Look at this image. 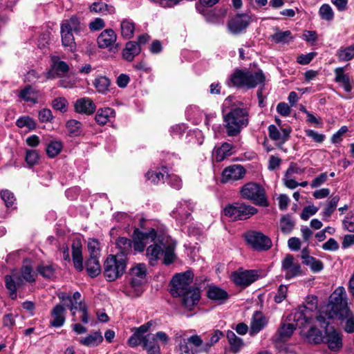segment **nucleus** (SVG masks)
I'll return each mask as SVG.
<instances>
[{
	"instance_id": "nucleus-33",
	"label": "nucleus",
	"mask_w": 354,
	"mask_h": 354,
	"mask_svg": "<svg viewBox=\"0 0 354 354\" xmlns=\"http://www.w3.org/2000/svg\"><path fill=\"white\" fill-rule=\"evenodd\" d=\"M18 97L25 102L36 104L38 102L39 92L31 86H26L19 92Z\"/></svg>"
},
{
	"instance_id": "nucleus-1",
	"label": "nucleus",
	"mask_w": 354,
	"mask_h": 354,
	"mask_svg": "<svg viewBox=\"0 0 354 354\" xmlns=\"http://www.w3.org/2000/svg\"><path fill=\"white\" fill-rule=\"evenodd\" d=\"M328 319H346L345 330L354 332V316L348 307L347 295L344 287L339 286L330 295L329 301L324 306L316 317L318 322Z\"/></svg>"
},
{
	"instance_id": "nucleus-42",
	"label": "nucleus",
	"mask_w": 354,
	"mask_h": 354,
	"mask_svg": "<svg viewBox=\"0 0 354 354\" xmlns=\"http://www.w3.org/2000/svg\"><path fill=\"white\" fill-rule=\"evenodd\" d=\"M143 349L146 350L147 354H160V348L157 342L151 333L147 334V338L142 346Z\"/></svg>"
},
{
	"instance_id": "nucleus-40",
	"label": "nucleus",
	"mask_w": 354,
	"mask_h": 354,
	"mask_svg": "<svg viewBox=\"0 0 354 354\" xmlns=\"http://www.w3.org/2000/svg\"><path fill=\"white\" fill-rule=\"evenodd\" d=\"M339 62H348L354 59V43L350 46H342L336 52Z\"/></svg>"
},
{
	"instance_id": "nucleus-22",
	"label": "nucleus",
	"mask_w": 354,
	"mask_h": 354,
	"mask_svg": "<svg viewBox=\"0 0 354 354\" xmlns=\"http://www.w3.org/2000/svg\"><path fill=\"white\" fill-rule=\"evenodd\" d=\"M181 297L182 304L185 308L188 310L198 304L201 298V292L199 288L194 286L190 290H188L185 295L179 296Z\"/></svg>"
},
{
	"instance_id": "nucleus-63",
	"label": "nucleus",
	"mask_w": 354,
	"mask_h": 354,
	"mask_svg": "<svg viewBox=\"0 0 354 354\" xmlns=\"http://www.w3.org/2000/svg\"><path fill=\"white\" fill-rule=\"evenodd\" d=\"M288 292V287L284 285L279 286L277 292L274 297V300L276 303L282 302L286 298Z\"/></svg>"
},
{
	"instance_id": "nucleus-24",
	"label": "nucleus",
	"mask_w": 354,
	"mask_h": 354,
	"mask_svg": "<svg viewBox=\"0 0 354 354\" xmlns=\"http://www.w3.org/2000/svg\"><path fill=\"white\" fill-rule=\"evenodd\" d=\"M283 322L277 331V341L284 342L286 341L292 335L294 330L297 327L304 329L306 326H299L296 322Z\"/></svg>"
},
{
	"instance_id": "nucleus-34",
	"label": "nucleus",
	"mask_w": 354,
	"mask_h": 354,
	"mask_svg": "<svg viewBox=\"0 0 354 354\" xmlns=\"http://www.w3.org/2000/svg\"><path fill=\"white\" fill-rule=\"evenodd\" d=\"M141 51V48L136 41H128L122 52L123 58L128 61L131 62L136 56L139 55Z\"/></svg>"
},
{
	"instance_id": "nucleus-60",
	"label": "nucleus",
	"mask_w": 354,
	"mask_h": 354,
	"mask_svg": "<svg viewBox=\"0 0 354 354\" xmlns=\"http://www.w3.org/2000/svg\"><path fill=\"white\" fill-rule=\"evenodd\" d=\"M146 178L153 184H158L164 179V174L160 171H149L146 174Z\"/></svg>"
},
{
	"instance_id": "nucleus-48",
	"label": "nucleus",
	"mask_w": 354,
	"mask_h": 354,
	"mask_svg": "<svg viewBox=\"0 0 354 354\" xmlns=\"http://www.w3.org/2000/svg\"><path fill=\"white\" fill-rule=\"evenodd\" d=\"M303 263L309 266L312 272H319L324 268L323 263L311 256H305L303 257Z\"/></svg>"
},
{
	"instance_id": "nucleus-56",
	"label": "nucleus",
	"mask_w": 354,
	"mask_h": 354,
	"mask_svg": "<svg viewBox=\"0 0 354 354\" xmlns=\"http://www.w3.org/2000/svg\"><path fill=\"white\" fill-rule=\"evenodd\" d=\"M100 242L95 239H89L88 240V250L90 254V257H98L100 256Z\"/></svg>"
},
{
	"instance_id": "nucleus-16",
	"label": "nucleus",
	"mask_w": 354,
	"mask_h": 354,
	"mask_svg": "<svg viewBox=\"0 0 354 354\" xmlns=\"http://www.w3.org/2000/svg\"><path fill=\"white\" fill-rule=\"evenodd\" d=\"M246 171L241 165H232L225 167L221 175L222 183H228L242 179L245 175Z\"/></svg>"
},
{
	"instance_id": "nucleus-30",
	"label": "nucleus",
	"mask_w": 354,
	"mask_h": 354,
	"mask_svg": "<svg viewBox=\"0 0 354 354\" xmlns=\"http://www.w3.org/2000/svg\"><path fill=\"white\" fill-rule=\"evenodd\" d=\"M52 319L50 325L53 327L59 328L65 322V308L60 304L56 305L51 311Z\"/></svg>"
},
{
	"instance_id": "nucleus-57",
	"label": "nucleus",
	"mask_w": 354,
	"mask_h": 354,
	"mask_svg": "<svg viewBox=\"0 0 354 354\" xmlns=\"http://www.w3.org/2000/svg\"><path fill=\"white\" fill-rule=\"evenodd\" d=\"M82 124L76 120H70L66 122V128L72 136H77L81 133Z\"/></svg>"
},
{
	"instance_id": "nucleus-19",
	"label": "nucleus",
	"mask_w": 354,
	"mask_h": 354,
	"mask_svg": "<svg viewBox=\"0 0 354 354\" xmlns=\"http://www.w3.org/2000/svg\"><path fill=\"white\" fill-rule=\"evenodd\" d=\"M231 277L236 285L248 286L257 279L258 275L255 270H244L234 272Z\"/></svg>"
},
{
	"instance_id": "nucleus-15",
	"label": "nucleus",
	"mask_w": 354,
	"mask_h": 354,
	"mask_svg": "<svg viewBox=\"0 0 354 354\" xmlns=\"http://www.w3.org/2000/svg\"><path fill=\"white\" fill-rule=\"evenodd\" d=\"M281 270L286 279H290L301 274L300 264L290 254L286 255L283 259Z\"/></svg>"
},
{
	"instance_id": "nucleus-8",
	"label": "nucleus",
	"mask_w": 354,
	"mask_h": 354,
	"mask_svg": "<svg viewBox=\"0 0 354 354\" xmlns=\"http://www.w3.org/2000/svg\"><path fill=\"white\" fill-rule=\"evenodd\" d=\"M240 195L242 198L257 205L268 207L269 205L264 188L258 183L250 182L245 184L241 188Z\"/></svg>"
},
{
	"instance_id": "nucleus-2",
	"label": "nucleus",
	"mask_w": 354,
	"mask_h": 354,
	"mask_svg": "<svg viewBox=\"0 0 354 354\" xmlns=\"http://www.w3.org/2000/svg\"><path fill=\"white\" fill-rule=\"evenodd\" d=\"M150 242H153V244L147 248V257L151 265L153 266L162 256H163V263L165 265H169L174 261L176 243L169 236H157L155 232V240Z\"/></svg>"
},
{
	"instance_id": "nucleus-51",
	"label": "nucleus",
	"mask_w": 354,
	"mask_h": 354,
	"mask_svg": "<svg viewBox=\"0 0 354 354\" xmlns=\"http://www.w3.org/2000/svg\"><path fill=\"white\" fill-rule=\"evenodd\" d=\"M305 334L308 340L315 344H319L322 342L324 339V335L322 333L314 327H310Z\"/></svg>"
},
{
	"instance_id": "nucleus-5",
	"label": "nucleus",
	"mask_w": 354,
	"mask_h": 354,
	"mask_svg": "<svg viewBox=\"0 0 354 354\" xmlns=\"http://www.w3.org/2000/svg\"><path fill=\"white\" fill-rule=\"evenodd\" d=\"M265 76L261 71L236 69L230 76L227 84L239 88H253L258 84L263 83Z\"/></svg>"
},
{
	"instance_id": "nucleus-3",
	"label": "nucleus",
	"mask_w": 354,
	"mask_h": 354,
	"mask_svg": "<svg viewBox=\"0 0 354 354\" xmlns=\"http://www.w3.org/2000/svg\"><path fill=\"white\" fill-rule=\"evenodd\" d=\"M224 127L228 136H238L249 123V113L246 108L234 107L224 116Z\"/></svg>"
},
{
	"instance_id": "nucleus-31",
	"label": "nucleus",
	"mask_w": 354,
	"mask_h": 354,
	"mask_svg": "<svg viewBox=\"0 0 354 354\" xmlns=\"http://www.w3.org/2000/svg\"><path fill=\"white\" fill-rule=\"evenodd\" d=\"M82 245L80 240H75L72 244V255L75 268L78 271L83 270Z\"/></svg>"
},
{
	"instance_id": "nucleus-39",
	"label": "nucleus",
	"mask_w": 354,
	"mask_h": 354,
	"mask_svg": "<svg viewBox=\"0 0 354 354\" xmlns=\"http://www.w3.org/2000/svg\"><path fill=\"white\" fill-rule=\"evenodd\" d=\"M102 340L103 337L102 334L98 331H95L85 337L80 338L79 342L84 346L93 347L99 345Z\"/></svg>"
},
{
	"instance_id": "nucleus-46",
	"label": "nucleus",
	"mask_w": 354,
	"mask_h": 354,
	"mask_svg": "<svg viewBox=\"0 0 354 354\" xmlns=\"http://www.w3.org/2000/svg\"><path fill=\"white\" fill-rule=\"evenodd\" d=\"M272 40L277 44H288L292 40L293 37L290 30L281 31L277 30L276 32L271 35Z\"/></svg>"
},
{
	"instance_id": "nucleus-62",
	"label": "nucleus",
	"mask_w": 354,
	"mask_h": 354,
	"mask_svg": "<svg viewBox=\"0 0 354 354\" xmlns=\"http://www.w3.org/2000/svg\"><path fill=\"white\" fill-rule=\"evenodd\" d=\"M344 227L348 232H354V212H349L343 221Z\"/></svg>"
},
{
	"instance_id": "nucleus-64",
	"label": "nucleus",
	"mask_w": 354,
	"mask_h": 354,
	"mask_svg": "<svg viewBox=\"0 0 354 354\" xmlns=\"http://www.w3.org/2000/svg\"><path fill=\"white\" fill-rule=\"evenodd\" d=\"M1 196L7 207L13 205L15 198L12 192L8 190H3L1 192Z\"/></svg>"
},
{
	"instance_id": "nucleus-32",
	"label": "nucleus",
	"mask_w": 354,
	"mask_h": 354,
	"mask_svg": "<svg viewBox=\"0 0 354 354\" xmlns=\"http://www.w3.org/2000/svg\"><path fill=\"white\" fill-rule=\"evenodd\" d=\"M234 147L232 145L224 142L221 146L215 147L212 152L213 158L216 162H221L226 158L232 155V149Z\"/></svg>"
},
{
	"instance_id": "nucleus-45",
	"label": "nucleus",
	"mask_w": 354,
	"mask_h": 354,
	"mask_svg": "<svg viewBox=\"0 0 354 354\" xmlns=\"http://www.w3.org/2000/svg\"><path fill=\"white\" fill-rule=\"evenodd\" d=\"M63 143L60 140H51L46 146V153L49 158H55L62 151Z\"/></svg>"
},
{
	"instance_id": "nucleus-25",
	"label": "nucleus",
	"mask_w": 354,
	"mask_h": 354,
	"mask_svg": "<svg viewBox=\"0 0 354 354\" xmlns=\"http://www.w3.org/2000/svg\"><path fill=\"white\" fill-rule=\"evenodd\" d=\"M268 131L269 136L272 140L284 143L288 140L292 129L290 127H286L279 130L274 125L272 124L269 126Z\"/></svg>"
},
{
	"instance_id": "nucleus-18",
	"label": "nucleus",
	"mask_w": 354,
	"mask_h": 354,
	"mask_svg": "<svg viewBox=\"0 0 354 354\" xmlns=\"http://www.w3.org/2000/svg\"><path fill=\"white\" fill-rule=\"evenodd\" d=\"M194 206V203L190 201H180L172 212L173 217L182 223L187 222L189 220Z\"/></svg>"
},
{
	"instance_id": "nucleus-55",
	"label": "nucleus",
	"mask_w": 354,
	"mask_h": 354,
	"mask_svg": "<svg viewBox=\"0 0 354 354\" xmlns=\"http://www.w3.org/2000/svg\"><path fill=\"white\" fill-rule=\"evenodd\" d=\"M146 338L147 335H142L135 330L133 334L129 338L128 344L132 348L136 347L138 345H141L142 346Z\"/></svg>"
},
{
	"instance_id": "nucleus-44",
	"label": "nucleus",
	"mask_w": 354,
	"mask_h": 354,
	"mask_svg": "<svg viewBox=\"0 0 354 354\" xmlns=\"http://www.w3.org/2000/svg\"><path fill=\"white\" fill-rule=\"evenodd\" d=\"M121 35L125 39L133 37L135 30L134 23L127 19H124L120 24Z\"/></svg>"
},
{
	"instance_id": "nucleus-41",
	"label": "nucleus",
	"mask_w": 354,
	"mask_h": 354,
	"mask_svg": "<svg viewBox=\"0 0 354 354\" xmlns=\"http://www.w3.org/2000/svg\"><path fill=\"white\" fill-rule=\"evenodd\" d=\"M87 272L91 277L97 276L101 272V265L98 257H90L86 263Z\"/></svg>"
},
{
	"instance_id": "nucleus-6",
	"label": "nucleus",
	"mask_w": 354,
	"mask_h": 354,
	"mask_svg": "<svg viewBox=\"0 0 354 354\" xmlns=\"http://www.w3.org/2000/svg\"><path fill=\"white\" fill-rule=\"evenodd\" d=\"M305 302L304 305L299 306L288 317V322H296L299 326H306L311 323L317 308V297L308 296Z\"/></svg>"
},
{
	"instance_id": "nucleus-58",
	"label": "nucleus",
	"mask_w": 354,
	"mask_h": 354,
	"mask_svg": "<svg viewBox=\"0 0 354 354\" xmlns=\"http://www.w3.org/2000/svg\"><path fill=\"white\" fill-rule=\"evenodd\" d=\"M39 159V155L37 151L32 149H28L26 151V162L30 167L37 164Z\"/></svg>"
},
{
	"instance_id": "nucleus-50",
	"label": "nucleus",
	"mask_w": 354,
	"mask_h": 354,
	"mask_svg": "<svg viewBox=\"0 0 354 354\" xmlns=\"http://www.w3.org/2000/svg\"><path fill=\"white\" fill-rule=\"evenodd\" d=\"M339 201V196H334L332 198L328 201L326 207L322 212V216L324 220H328V218L331 216L335 209L337 207V203Z\"/></svg>"
},
{
	"instance_id": "nucleus-43",
	"label": "nucleus",
	"mask_w": 354,
	"mask_h": 354,
	"mask_svg": "<svg viewBox=\"0 0 354 354\" xmlns=\"http://www.w3.org/2000/svg\"><path fill=\"white\" fill-rule=\"evenodd\" d=\"M257 209L244 203H239V220H245L257 213Z\"/></svg>"
},
{
	"instance_id": "nucleus-13",
	"label": "nucleus",
	"mask_w": 354,
	"mask_h": 354,
	"mask_svg": "<svg viewBox=\"0 0 354 354\" xmlns=\"http://www.w3.org/2000/svg\"><path fill=\"white\" fill-rule=\"evenodd\" d=\"M247 243L255 250H268L272 247L270 239L263 233L257 231H250L245 235Z\"/></svg>"
},
{
	"instance_id": "nucleus-14",
	"label": "nucleus",
	"mask_w": 354,
	"mask_h": 354,
	"mask_svg": "<svg viewBox=\"0 0 354 354\" xmlns=\"http://www.w3.org/2000/svg\"><path fill=\"white\" fill-rule=\"evenodd\" d=\"M203 340L200 336L194 335L187 338H183L178 344L180 354H196L200 352Z\"/></svg>"
},
{
	"instance_id": "nucleus-11",
	"label": "nucleus",
	"mask_w": 354,
	"mask_h": 354,
	"mask_svg": "<svg viewBox=\"0 0 354 354\" xmlns=\"http://www.w3.org/2000/svg\"><path fill=\"white\" fill-rule=\"evenodd\" d=\"M193 275L190 272L176 274L171 280L170 293L173 297H179L194 286H192Z\"/></svg>"
},
{
	"instance_id": "nucleus-21",
	"label": "nucleus",
	"mask_w": 354,
	"mask_h": 354,
	"mask_svg": "<svg viewBox=\"0 0 354 354\" xmlns=\"http://www.w3.org/2000/svg\"><path fill=\"white\" fill-rule=\"evenodd\" d=\"M134 234L138 240L134 242L133 248L137 252H142L150 241L155 240V230L153 228L149 232H140L138 229H136L134 231Z\"/></svg>"
},
{
	"instance_id": "nucleus-9",
	"label": "nucleus",
	"mask_w": 354,
	"mask_h": 354,
	"mask_svg": "<svg viewBox=\"0 0 354 354\" xmlns=\"http://www.w3.org/2000/svg\"><path fill=\"white\" fill-rule=\"evenodd\" d=\"M127 258L122 255H109L104 262V276L113 281L122 276L126 269Z\"/></svg>"
},
{
	"instance_id": "nucleus-36",
	"label": "nucleus",
	"mask_w": 354,
	"mask_h": 354,
	"mask_svg": "<svg viewBox=\"0 0 354 354\" xmlns=\"http://www.w3.org/2000/svg\"><path fill=\"white\" fill-rule=\"evenodd\" d=\"M118 252L115 255H122L126 258L127 255L131 252L132 242L125 237H119L115 242Z\"/></svg>"
},
{
	"instance_id": "nucleus-26",
	"label": "nucleus",
	"mask_w": 354,
	"mask_h": 354,
	"mask_svg": "<svg viewBox=\"0 0 354 354\" xmlns=\"http://www.w3.org/2000/svg\"><path fill=\"white\" fill-rule=\"evenodd\" d=\"M69 70L68 65L63 61H55L51 65L50 68L46 73L47 79H54L61 77L66 73Z\"/></svg>"
},
{
	"instance_id": "nucleus-10",
	"label": "nucleus",
	"mask_w": 354,
	"mask_h": 354,
	"mask_svg": "<svg viewBox=\"0 0 354 354\" xmlns=\"http://www.w3.org/2000/svg\"><path fill=\"white\" fill-rule=\"evenodd\" d=\"M130 291L132 296L138 297L143 292V286L146 282L147 267L144 263H138L130 270Z\"/></svg>"
},
{
	"instance_id": "nucleus-49",
	"label": "nucleus",
	"mask_w": 354,
	"mask_h": 354,
	"mask_svg": "<svg viewBox=\"0 0 354 354\" xmlns=\"http://www.w3.org/2000/svg\"><path fill=\"white\" fill-rule=\"evenodd\" d=\"M37 271L45 279H53L55 274V267L52 264H41L37 266Z\"/></svg>"
},
{
	"instance_id": "nucleus-53",
	"label": "nucleus",
	"mask_w": 354,
	"mask_h": 354,
	"mask_svg": "<svg viewBox=\"0 0 354 354\" xmlns=\"http://www.w3.org/2000/svg\"><path fill=\"white\" fill-rule=\"evenodd\" d=\"M16 125L19 128L26 127L29 130L35 129L36 123L35 120L29 116H22L16 121Z\"/></svg>"
},
{
	"instance_id": "nucleus-37",
	"label": "nucleus",
	"mask_w": 354,
	"mask_h": 354,
	"mask_svg": "<svg viewBox=\"0 0 354 354\" xmlns=\"http://www.w3.org/2000/svg\"><path fill=\"white\" fill-rule=\"evenodd\" d=\"M226 336L230 344V351L233 353H239L244 344L243 339L232 330H227Z\"/></svg>"
},
{
	"instance_id": "nucleus-28",
	"label": "nucleus",
	"mask_w": 354,
	"mask_h": 354,
	"mask_svg": "<svg viewBox=\"0 0 354 354\" xmlns=\"http://www.w3.org/2000/svg\"><path fill=\"white\" fill-rule=\"evenodd\" d=\"M266 318L260 312H256L252 319L249 333L250 336H254L259 333L266 325Z\"/></svg>"
},
{
	"instance_id": "nucleus-27",
	"label": "nucleus",
	"mask_w": 354,
	"mask_h": 354,
	"mask_svg": "<svg viewBox=\"0 0 354 354\" xmlns=\"http://www.w3.org/2000/svg\"><path fill=\"white\" fill-rule=\"evenodd\" d=\"M75 109L79 113L91 115L95 112L96 106L91 99L82 97L75 102Z\"/></svg>"
},
{
	"instance_id": "nucleus-29",
	"label": "nucleus",
	"mask_w": 354,
	"mask_h": 354,
	"mask_svg": "<svg viewBox=\"0 0 354 354\" xmlns=\"http://www.w3.org/2000/svg\"><path fill=\"white\" fill-rule=\"evenodd\" d=\"M335 82L342 84L344 90L346 93H350L352 90V86L349 75L345 73V67H337L334 70Z\"/></svg>"
},
{
	"instance_id": "nucleus-12",
	"label": "nucleus",
	"mask_w": 354,
	"mask_h": 354,
	"mask_svg": "<svg viewBox=\"0 0 354 354\" xmlns=\"http://www.w3.org/2000/svg\"><path fill=\"white\" fill-rule=\"evenodd\" d=\"M329 320L326 317L325 322H319L321 324H326L322 342L326 344L330 351L337 352L342 348V336L333 326H329Z\"/></svg>"
},
{
	"instance_id": "nucleus-23",
	"label": "nucleus",
	"mask_w": 354,
	"mask_h": 354,
	"mask_svg": "<svg viewBox=\"0 0 354 354\" xmlns=\"http://www.w3.org/2000/svg\"><path fill=\"white\" fill-rule=\"evenodd\" d=\"M207 297L218 304H224L228 299V293L223 288L216 286H209L207 291Z\"/></svg>"
},
{
	"instance_id": "nucleus-35",
	"label": "nucleus",
	"mask_w": 354,
	"mask_h": 354,
	"mask_svg": "<svg viewBox=\"0 0 354 354\" xmlns=\"http://www.w3.org/2000/svg\"><path fill=\"white\" fill-rule=\"evenodd\" d=\"M115 116V111L109 107L100 109L95 115V121L100 125H104Z\"/></svg>"
},
{
	"instance_id": "nucleus-7",
	"label": "nucleus",
	"mask_w": 354,
	"mask_h": 354,
	"mask_svg": "<svg viewBox=\"0 0 354 354\" xmlns=\"http://www.w3.org/2000/svg\"><path fill=\"white\" fill-rule=\"evenodd\" d=\"M85 26L80 23L75 17H72L69 19L64 20L61 26V35L62 44L65 47L69 48L70 50H73L75 47V42L73 33L80 34L85 29Z\"/></svg>"
},
{
	"instance_id": "nucleus-54",
	"label": "nucleus",
	"mask_w": 354,
	"mask_h": 354,
	"mask_svg": "<svg viewBox=\"0 0 354 354\" xmlns=\"http://www.w3.org/2000/svg\"><path fill=\"white\" fill-rule=\"evenodd\" d=\"M224 214L233 221L239 220V203L227 205L224 209Z\"/></svg>"
},
{
	"instance_id": "nucleus-59",
	"label": "nucleus",
	"mask_w": 354,
	"mask_h": 354,
	"mask_svg": "<svg viewBox=\"0 0 354 354\" xmlns=\"http://www.w3.org/2000/svg\"><path fill=\"white\" fill-rule=\"evenodd\" d=\"M68 102L64 97H57L52 102L54 109L64 113L67 111Z\"/></svg>"
},
{
	"instance_id": "nucleus-61",
	"label": "nucleus",
	"mask_w": 354,
	"mask_h": 354,
	"mask_svg": "<svg viewBox=\"0 0 354 354\" xmlns=\"http://www.w3.org/2000/svg\"><path fill=\"white\" fill-rule=\"evenodd\" d=\"M318 211V208L314 205L305 207L300 215L301 219L307 221L310 216L315 215Z\"/></svg>"
},
{
	"instance_id": "nucleus-17",
	"label": "nucleus",
	"mask_w": 354,
	"mask_h": 354,
	"mask_svg": "<svg viewBox=\"0 0 354 354\" xmlns=\"http://www.w3.org/2000/svg\"><path fill=\"white\" fill-rule=\"evenodd\" d=\"M250 23V17L247 14L236 15L227 24L229 30L232 34H239L244 30Z\"/></svg>"
},
{
	"instance_id": "nucleus-20",
	"label": "nucleus",
	"mask_w": 354,
	"mask_h": 354,
	"mask_svg": "<svg viewBox=\"0 0 354 354\" xmlns=\"http://www.w3.org/2000/svg\"><path fill=\"white\" fill-rule=\"evenodd\" d=\"M116 40L117 35L114 32V30H113L112 29H105L98 36L97 39V42L99 48H109L110 50H112L113 48H118Z\"/></svg>"
},
{
	"instance_id": "nucleus-52",
	"label": "nucleus",
	"mask_w": 354,
	"mask_h": 354,
	"mask_svg": "<svg viewBox=\"0 0 354 354\" xmlns=\"http://www.w3.org/2000/svg\"><path fill=\"white\" fill-rule=\"evenodd\" d=\"M320 17L325 21H330L334 18V12L330 5L327 3L323 4L319 10Z\"/></svg>"
},
{
	"instance_id": "nucleus-4",
	"label": "nucleus",
	"mask_w": 354,
	"mask_h": 354,
	"mask_svg": "<svg viewBox=\"0 0 354 354\" xmlns=\"http://www.w3.org/2000/svg\"><path fill=\"white\" fill-rule=\"evenodd\" d=\"M35 280L36 274L28 262L24 263L19 272H14L10 275L5 276L6 287L9 291L10 297L12 299L17 298V288L24 285V281L32 283Z\"/></svg>"
},
{
	"instance_id": "nucleus-38",
	"label": "nucleus",
	"mask_w": 354,
	"mask_h": 354,
	"mask_svg": "<svg viewBox=\"0 0 354 354\" xmlns=\"http://www.w3.org/2000/svg\"><path fill=\"white\" fill-rule=\"evenodd\" d=\"M89 9L90 12L92 13L100 14L102 15L111 14L115 11V9L113 6L106 4L101 0L93 3L90 6Z\"/></svg>"
},
{
	"instance_id": "nucleus-47",
	"label": "nucleus",
	"mask_w": 354,
	"mask_h": 354,
	"mask_svg": "<svg viewBox=\"0 0 354 354\" xmlns=\"http://www.w3.org/2000/svg\"><path fill=\"white\" fill-rule=\"evenodd\" d=\"M111 84L109 79L105 76H100L95 79L93 85L98 93L104 94L109 89Z\"/></svg>"
}]
</instances>
